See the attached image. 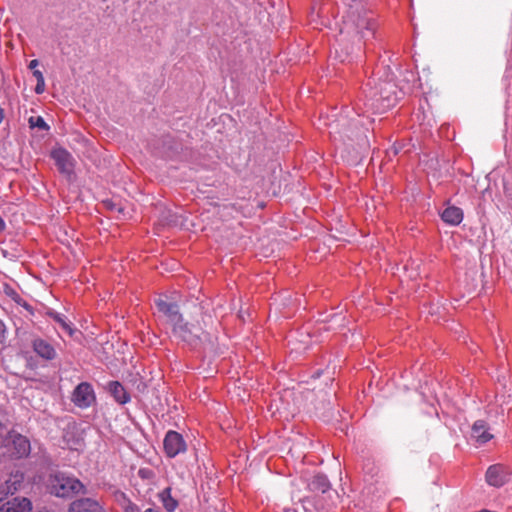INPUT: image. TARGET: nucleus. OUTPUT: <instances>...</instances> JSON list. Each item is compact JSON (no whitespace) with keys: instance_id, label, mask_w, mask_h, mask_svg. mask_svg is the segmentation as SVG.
<instances>
[{"instance_id":"obj_1","label":"nucleus","mask_w":512,"mask_h":512,"mask_svg":"<svg viewBox=\"0 0 512 512\" xmlns=\"http://www.w3.org/2000/svg\"><path fill=\"white\" fill-rule=\"evenodd\" d=\"M343 23L347 32L357 33L364 42L374 36L376 24L373 13L360 0H351L348 4Z\"/></svg>"},{"instance_id":"obj_2","label":"nucleus","mask_w":512,"mask_h":512,"mask_svg":"<svg viewBox=\"0 0 512 512\" xmlns=\"http://www.w3.org/2000/svg\"><path fill=\"white\" fill-rule=\"evenodd\" d=\"M84 485L76 478L58 474L50 483V491L57 497H69L81 492Z\"/></svg>"},{"instance_id":"obj_3","label":"nucleus","mask_w":512,"mask_h":512,"mask_svg":"<svg viewBox=\"0 0 512 512\" xmlns=\"http://www.w3.org/2000/svg\"><path fill=\"white\" fill-rule=\"evenodd\" d=\"M172 334L175 338L189 344L193 345L198 342L201 334L203 333L202 327L199 323H189L185 322L183 317L181 320L175 324L172 328Z\"/></svg>"},{"instance_id":"obj_4","label":"nucleus","mask_w":512,"mask_h":512,"mask_svg":"<svg viewBox=\"0 0 512 512\" xmlns=\"http://www.w3.org/2000/svg\"><path fill=\"white\" fill-rule=\"evenodd\" d=\"M95 400L94 390L88 382L78 384L72 393V402L80 408H88Z\"/></svg>"},{"instance_id":"obj_5","label":"nucleus","mask_w":512,"mask_h":512,"mask_svg":"<svg viewBox=\"0 0 512 512\" xmlns=\"http://www.w3.org/2000/svg\"><path fill=\"white\" fill-rule=\"evenodd\" d=\"M6 448L11 457L20 459L29 455L30 442L23 435L13 434L7 439Z\"/></svg>"},{"instance_id":"obj_6","label":"nucleus","mask_w":512,"mask_h":512,"mask_svg":"<svg viewBox=\"0 0 512 512\" xmlns=\"http://www.w3.org/2000/svg\"><path fill=\"white\" fill-rule=\"evenodd\" d=\"M163 446L164 451L169 458L176 457L178 454L185 452L187 448L182 435L173 430L166 433Z\"/></svg>"},{"instance_id":"obj_7","label":"nucleus","mask_w":512,"mask_h":512,"mask_svg":"<svg viewBox=\"0 0 512 512\" xmlns=\"http://www.w3.org/2000/svg\"><path fill=\"white\" fill-rule=\"evenodd\" d=\"M155 305L157 307L158 312L161 313L166 318V322L171 328L175 324H177L183 317L176 303L168 302L163 298L159 297L158 299L155 300Z\"/></svg>"},{"instance_id":"obj_8","label":"nucleus","mask_w":512,"mask_h":512,"mask_svg":"<svg viewBox=\"0 0 512 512\" xmlns=\"http://www.w3.org/2000/svg\"><path fill=\"white\" fill-rule=\"evenodd\" d=\"M511 470L502 464L491 465L486 471V481L494 487L503 486L509 479Z\"/></svg>"},{"instance_id":"obj_9","label":"nucleus","mask_w":512,"mask_h":512,"mask_svg":"<svg viewBox=\"0 0 512 512\" xmlns=\"http://www.w3.org/2000/svg\"><path fill=\"white\" fill-rule=\"evenodd\" d=\"M51 156L61 173L70 175L73 172L74 159L67 150L63 148L55 149Z\"/></svg>"},{"instance_id":"obj_10","label":"nucleus","mask_w":512,"mask_h":512,"mask_svg":"<svg viewBox=\"0 0 512 512\" xmlns=\"http://www.w3.org/2000/svg\"><path fill=\"white\" fill-rule=\"evenodd\" d=\"M69 512H105L99 503L90 498L78 499L71 503Z\"/></svg>"},{"instance_id":"obj_11","label":"nucleus","mask_w":512,"mask_h":512,"mask_svg":"<svg viewBox=\"0 0 512 512\" xmlns=\"http://www.w3.org/2000/svg\"><path fill=\"white\" fill-rule=\"evenodd\" d=\"M32 348L34 352L43 359L53 360L56 357L55 348L42 338H35L32 341Z\"/></svg>"},{"instance_id":"obj_12","label":"nucleus","mask_w":512,"mask_h":512,"mask_svg":"<svg viewBox=\"0 0 512 512\" xmlns=\"http://www.w3.org/2000/svg\"><path fill=\"white\" fill-rule=\"evenodd\" d=\"M31 502L27 498H14L0 507V512H30Z\"/></svg>"},{"instance_id":"obj_13","label":"nucleus","mask_w":512,"mask_h":512,"mask_svg":"<svg viewBox=\"0 0 512 512\" xmlns=\"http://www.w3.org/2000/svg\"><path fill=\"white\" fill-rule=\"evenodd\" d=\"M488 430L487 424L483 420H478L472 426L471 437L478 444H485L493 437Z\"/></svg>"},{"instance_id":"obj_14","label":"nucleus","mask_w":512,"mask_h":512,"mask_svg":"<svg viewBox=\"0 0 512 512\" xmlns=\"http://www.w3.org/2000/svg\"><path fill=\"white\" fill-rule=\"evenodd\" d=\"M441 218L445 223L456 226L463 220V211L459 207L448 206L441 213Z\"/></svg>"},{"instance_id":"obj_15","label":"nucleus","mask_w":512,"mask_h":512,"mask_svg":"<svg viewBox=\"0 0 512 512\" xmlns=\"http://www.w3.org/2000/svg\"><path fill=\"white\" fill-rule=\"evenodd\" d=\"M108 390L119 404H125L130 400L125 388L118 381L109 382Z\"/></svg>"},{"instance_id":"obj_16","label":"nucleus","mask_w":512,"mask_h":512,"mask_svg":"<svg viewBox=\"0 0 512 512\" xmlns=\"http://www.w3.org/2000/svg\"><path fill=\"white\" fill-rule=\"evenodd\" d=\"M330 482L325 475H315L309 483V488L314 492L325 493L330 489Z\"/></svg>"},{"instance_id":"obj_17","label":"nucleus","mask_w":512,"mask_h":512,"mask_svg":"<svg viewBox=\"0 0 512 512\" xmlns=\"http://www.w3.org/2000/svg\"><path fill=\"white\" fill-rule=\"evenodd\" d=\"M47 315L53 319L57 324H59V326L69 335V336H73V334L75 333V329L72 327V324L70 323V321H68V319L60 314V313H57L53 310H50L47 312Z\"/></svg>"},{"instance_id":"obj_18","label":"nucleus","mask_w":512,"mask_h":512,"mask_svg":"<svg viewBox=\"0 0 512 512\" xmlns=\"http://www.w3.org/2000/svg\"><path fill=\"white\" fill-rule=\"evenodd\" d=\"M159 498L164 506V508L168 512H173L177 506L178 502L171 496V488L167 487L163 491L159 493Z\"/></svg>"},{"instance_id":"obj_19","label":"nucleus","mask_w":512,"mask_h":512,"mask_svg":"<svg viewBox=\"0 0 512 512\" xmlns=\"http://www.w3.org/2000/svg\"><path fill=\"white\" fill-rule=\"evenodd\" d=\"M395 87V85L389 81L382 82L380 84L379 89H376V91H371L370 96L372 98L379 96L380 99L383 100H390V95L386 93V91H390Z\"/></svg>"},{"instance_id":"obj_20","label":"nucleus","mask_w":512,"mask_h":512,"mask_svg":"<svg viewBox=\"0 0 512 512\" xmlns=\"http://www.w3.org/2000/svg\"><path fill=\"white\" fill-rule=\"evenodd\" d=\"M29 125L31 128H39L41 130H49V126L46 124L44 119L41 116H31L29 118Z\"/></svg>"},{"instance_id":"obj_21","label":"nucleus","mask_w":512,"mask_h":512,"mask_svg":"<svg viewBox=\"0 0 512 512\" xmlns=\"http://www.w3.org/2000/svg\"><path fill=\"white\" fill-rule=\"evenodd\" d=\"M114 496H115V500L121 506L122 509H124L126 506H128L132 502L126 496V494L121 491H117Z\"/></svg>"},{"instance_id":"obj_22","label":"nucleus","mask_w":512,"mask_h":512,"mask_svg":"<svg viewBox=\"0 0 512 512\" xmlns=\"http://www.w3.org/2000/svg\"><path fill=\"white\" fill-rule=\"evenodd\" d=\"M138 475L142 479L150 480L154 477V472L151 469L148 468H141L138 471Z\"/></svg>"},{"instance_id":"obj_23","label":"nucleus","mask_w":512,"mask_h":512,"mask_svg":"<svg viewBox=\"0 0 512 512\" xmlns=\"http://www.w3.org/2000/svg\"><path fill=\"white\" fill-rule=\"evenodd\" d=\"M45 90V80L42 79V80H39L37 81V84H36V87H35V92L37 94H42Z\"/></svg>"},{"instance_id":"obj_24","label":"nucleus","mask_w":512,"mask_h":512,"mask_svg":"<svg viewBox=\"0 0 512 512\" xmlns=\"http://www.w3.org/2000/svg\"><path fill=\"white\" fill-rule=\"evenodd\" d=\"M124 512H140V509L136 504L131 502L128 506L123 509Z\"/></svg>"},{"instance_id":"obj_25","label":"nucleus","mask_w":512,"mask_h":512,"mask_svg":"<svg viewBox=\"0 0 512 512\" xmlns=\"http://www.w3.org/2000/svg\"><path fill=\"white\" fill-rule=\"evenodd\" d=\"M5 325L4 323L0 320V341H2V339L4 338V335H5Z\"/></svg>"},{"instance_id":"obj_26","label":"nucleus","mask_w":512,"mask_h":512,"mask_svg":"<svg viewBox=\"0 0 512 512\" xmlns=\"http://www.w3.org/2000/svg\"><path fill=\"white\" fill-rule=\"evenodd\" d=\"M33 75L35 76L37 81L44 79L42 72L39 70H34Z\"/></svg>"},{"instance_id":"obj_27","label":"nucleus","mask_w":512,"mask_h":512,"mask_svg":"<svg viewBox=\"0 0 512 512\" xmlns=\"http://www.w3.org/2000/svg\"><path fill=\"white\" fill-rule=\"evenodd\" d=\"M39 62L38 60L34 59L29 63V68L32 70H35V68L38 66Z\"/></svg>"},{"instance_id":"obj_28","label":"nucleus","mask_w":512,"mask_h":512,"mask_svg":"<svg viewBox=\"0 0 512 512\" xmlns=\"http://www.w3.org/2000/svg\"><path fill=\"white\" fill-rule=\"evenodd\" d=\"M4 117L3 109L0 107V123L2 122Z\"/></svg>"},{"instance_id":"obj_29","label":"nucleus","mask_w":512,"mask_h":512,"mask_svg":"<svg viewBox=\"0 0 512 512\" xmlns=\"http://www.w3.org/2000/svg\"><path fill=\"white\" fill-rule=\"evenodd\" d=\"M144 512H159V511H158V510H154V509L149 508V509H147V510H146V511H144Z\"/></svg>"}]
</instances>
